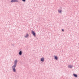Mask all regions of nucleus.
<instances>
[{"mask_svg":"<svg viewBox=\"0 0 79 79\" xmlns=\"http://www.w3.org/2000/svg\"><path fill=\"white\" fill-rule=\"evenodd\" d=\"M11 2H18V1L17 0H12Z\"/></svg>","mask_w":79,"mask_h":79,"instance_id":"1","label":"nucleus"},{"mask_svg":"<svg viewBox=\"0 0 79 79\" xmlns=\"http://www.w3.org/2000/svg\"><path fill=\"white\" fill-rule=\"evenodd\" d=\"M32 34L33 35H34V36H35V32H34V31H32Z\"/></svg>","mask_w":79,"mask_h":79,"instance_id":"2","label":"nucleus"},{"mask_svg":"<svg viewBox=\"0 0 79 79\" xmlns=\"http://www.w3.org/2000/svg\"><path fill=\"white\" fill-rule=\"evenodd\" d=\"M68 68H73V66L72 65H68Z\"/></svg>","mask_w":79,"mask_h":79,"instance_id":"3","label":"nucleus"},{"mask_svg":"<svg viewBox=\"0 0 79 79\" xmlns=\"http://www.w3.org/2000/svg\"><path fill=\"white\" fill-rule=\"evenodd\" d=\"M41 61H44V58L43 57L41 58Z\"/></svg>","mask_w":79,"mask_h":79,"instance_id":"4","label":"nucleus"},{"mask_svg":"<svg viewBox=\"0 0 79 79\" xmlns=\"http://www.w3.org/2000/svg\"><path fill=\"white\" fill-rule=\"evenodd\" d=\"M16 64H15V65L13 66V68H15V67H16Z\"/></svg>","mask_w":79,"mask_h":79,"instance_id":"5","label":"nucleus"},{"mask_svg":"<svg viewBox=\"0 0 79 79\" xmlns=\"http://www.w3.org/2000/svg\"><path fill=\"white\" fill-rule=\"evenodd\" d=\"M17 62H18V61H17V60H16L15 61V64H16L17 63Z\"/></svg>","mask_w":79,"mask_h":79,"instance_id":"6","label":"nucleus"},{"mask_svg":"<svg viewBox=\"0 0 79 79\" xmlns=\"http://www.w3.org/2000/svg\"><path fill=\"white\" fill-rule=\"evenodd\" d=\"M73 76H74V77H77V75H76L75 74H73Z\"/></svg>","mask_w":79,"mask_h":79,"instance_id":"7","label":"nucleus"},{"mask_svg":"<svg viewBox=\"0 0 79 79\" xmlns=\"http://www.w3.org/2000/svg\"><path fill=\"white\" fill-rule=\"evenodd\" d=\"M19 55H21L22 54V52L21 51H20L19 53Z\"/></svg>","mask_w":79,"mask_h":79,"instance_id":"8","label":"nucleus"},{"mask_svg":"<svg viewBox=\"0 0 79 79\" xmlns=\"http://www.w3.org/2000/svg\"><path fill=\"white\" fill-rule=\"evenodd\" d=\"M55 59L56 60H58V57H57V56H55Z\"/></svg>","mask_w":79,"mask_h":79,"instance_id":"9","label":"nucleus"},{"mask_svg":"<svg viewBox=\"0 0 79 79\" xmlns=\"http://www.w3.org/2000/svg\"><path fill=\"white\" fill-rule=\"evenodd\" d=\"M13 71H14V72H16V69L15 68H13Z\"/></svg>","mask_w":79,"mask_h":79,"instance_id":"10","label":"nucleus"},{"mask_svg":"<svg viewBox=\"0 0 79 79\" xmlns=\"http://www.w3.org/2000/svg\"><path fill=\"white\" fill-rule=\"evenodd\" d=\"M28 36V34H27L25 36V37H27Z\"/></svg>","mask_w":79,"mask_h":79,"instance_id":"11","label":"nucleus"},{"mask_svg":"<svg viewBox=\"0 0 79 79\" xmlns=\"http://www.w3.org/2000/svg\"><path fill=\"white\" fill-rule=\"evenodd\" d=\"M58 11L59 13H61V10H58Z\"/></svg>","mask_w":79,"mask_h":79,"instance_id":"12","label":"nucleus"},{"mask_svg":"<svg viewBox=\"0 0 79 79\" xmlns=\"http://www.w3.org/2000/svg\"><path fill=\"white\" fill-rule=\"evenodd\" d=\"M23 2H26V0H22Z\"/></svg>","mask_w":79,"mask_h":79,"instance_id":"13","label":"nucleus"},{"mask_svg":"<svg viewBox=\"0 0 79 79\" xmlns=\"http://www.w3.org/2000/svg\"><path fill=\"white\" fill-rule=\"evenodd\" d=\"M62 31H64V30L62 29Z\"/></svg>","mask_w":79,"mask_h":79,"instance_id":"14","label":"nucleus"}]
</instances>
